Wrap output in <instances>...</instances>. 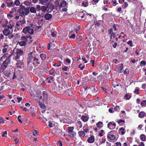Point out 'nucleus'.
<instances>
[{
  "label": "nucleus",
  "instance_id": "1",
  "mask_svg": "<svg viewBox=\"0 0 146 146\" xmlns=\"http://www.w3.org/2000/svg\"><path fill=\"white\" fill-rule=\"evenodd\" d=\"M33 53L34 52H32L28 54V57L27 59V61L29 62H32L34 64H40L41 61L40 59L38 58V56L35 55V56H33Z\"/></svg>",
  "mask_w": 146,
  "mask_h": 146
},
{
  "label": "nucleus",
  "instance_id": "2",
  "mask_svg": "<svg viewBox=\"0 0 146 146\" xmlns=\"http://www.w3.org/2000/svg\"><path fill=\"white\" fill-rule=\"evenodd\" d=\"M35 25L31 23L28 26L23 28L22 32L27 34L33 35L34 33L33 29Z\"/></svg>",
  "mask_w": 146,
  "mask_h": 146
},
{
  "label": "nucleus",
  "instance_id": "3",
  "mask_svg": "<svg viewBox=\"0 0 146 146\" xmlns=\"http://www.w3.org/2000/svg\"><path fill=\"white\" fill-rule=\"evenodd\" d=\"M20 8L18 10V12L21 14V16L27 15L29 13V10L28 8H25L22 5L20 6Z\"/></svg>",
  "mask_w": 146,
  "mask_h": 146
},
{
  "label": "nucleus",
  "instance_id": "4",
  "mask_svg": "<svg viewBox=\"0 0 146 146\" xmlns=\"http://www.w3.org/2000/svg\"><path fill=\"white\" fill-rule=\"evenodd\" d=\"M26 21L25 18H23L18 21L16 23V27L18 30H21L23 27L25 25Z\"/></svg>",
  "mask_w": 146,
  "mask_h": 146
},
{
  "label": "nucleus",
  "instance_id": "5",
  "mask_svg": "<svg viewBox=\"0 0 146 146\" xmlns=\"http://www.w3.org/2000/svg\"><path fill=\"white\" fill-rule=\"evenodd\" d=\"M10 56H10L7 57L2 64L1 67L3 69H5L7 67L8 64L10 63Z\"/></svg>",
  "mask_w": 146,
  "mask_h": 146
},
{
  "label": "nucleus",
  "instance_id": "6",
  "mask_svg": "<svg viewBox=\"0 0 146 146\" xmlns=\"http://www.w3.org/2000/svg\"><path fill=\"white\" fill-rule=\"evenodd\" d=\"M23 51L19 49H18L16 50V55L15 57V59L16 60L20 58V56H21V59L23 58V56L22 55L23 53Z\"/></svg>",
  "mask_w": 146,
  "mask_h": 146
},
{
  "label": "nucleus",
  "instance_id": "7",
  "mask_svg": "<svg viewBox=\"0 0 146 146\" xmlns=\"http://www.w3.org/2000/svg\"><path fill=\"white\" fill-rule=\"evenodd\" d=\"M59 7L60 8L61 7H63L62 10L64 11H66L67 10V6L66 4V2L64 1H62L60 3Z\"/></svg>",
  "mask_w": 146,
  "mask_h": 146
},
{
  "label": "nucleus",
  "instance_id": "8",
  "mask_svg": "<svg viewBox=\"0 0 146 146\" xmlns=\"http://www.w3.org/2000/svg\"><path fill=\"white\" fill-rule=\"evenodd\" d=\"M17 61L16 66L18 69H20L23 67V63L22 60H17Z\"/></svg>",
  "mask_w": 146,
  "mask_h": 146
},
{
  "label": "nucleus",
  "instance_id": "9",
  "mask_svg": "<svg viewBox=\"0 0 146 146\" xmlns=\"http://www.w3.org/2000/svg\"><path fill=\"white\" fill-rule=\"evenodd\" d=\"M115 131H111L110 132H109L108 135V137L111 140H113L115 139V137L112 133Z\"/></svg>",
  "mask_w": 146,
  "mask_h": 146
},
{
  "label": "nucleus",
  "instance_id": "10",
  "mask_svg": "<svg viewBox=\"0 0 146 146\" xmlns=\"http://www.w3.org/2000/svg\"><path fill=\"white\" fill-rule=\"evenodd\" d=\"M5 24L7 27L9 29H11L14 26L13 22V21H10L9 23H8V21H6L5 22Z\"/></svg>",
  "mask_w": 146,
  "mask_h": 146
},
{
  "label": "nucleus",
  "instance_id": "11",
  "mask_svg": "<svg viewBox=\"0 0 146 146\" xmlns=\"http://www.w3.org/2000/svg\"><path fill=\"white\" fill-rule=\"evenodd\" d=\"M116 124L115 123H112L111 122H110L108 124V126L110 129H112L115 128Z\"/></svg>",
  "mask_w": 146,
  "mask_h": 146
},
{
  "label": "nucleus",
  "instance_id": "12",
  "mask_svg": "<svg viewBox=\"0 0 146 146\" xmlns=\"http://www.w3.org/2000/svg\"><path fill=\"white\" fill-rule=\"evenodd\" d=\"M94 140L95 138L94 137L92 136L88 138V141L89 143H92L94 142Z\"/></svg>",
  "mask_w": 146,
  "mask_h": 146
},
{
  "label": "nucleus",
  "instance_id": "13",
  "mask_svg": "<svg viewBox=\"0 0 146 146\" xmlns=\"http://www.w3.org/2000/svg\"><path fill=\"white\" fill-rule=\"evenodd\" d=\"M3 34L5 36H7L9 35L10 33V30L8 29H5L3 31Z\"/></svg>",
  "mask_w": 146,
  "mask_h": 146
},
{
  "label": "nucleus",
  "instance_id": "14",
  "mask_svg": "<svg viewBox=\"0 0 146 146\" xmlns=\"http://www.w3.org/2000/svg\"><path fill=\"white\" fill-rule=\"evenodd\" d=\"M52 17V15L49 13H47L46 14L45 16L44 17L46 20H49Z\"/></svg>",
  "mask_w": 146,
  "mask_h": 146
},
{
  "label": "nucleus",
  "instance_id": "15",
  "mask_svg": "<svg viewBox=\"0 0 146 146\" xmlns=\"http://www.w3.org/2000/svg\"><path fill=\"white\" fill-rule=\"evenodd\" d=\"M48 7L47 6H41V10L43 13H45L48 9Z\"/></svg>",
  "mask_w": 146,
  "mask_h": 146
},
{
  "label": "nucleus",
  "instance_id": "16",
  "mask_svg": "<svg viewBox=\"0 0 146 146\" xmlns=\"http://www.w3.org/2000/svg\"><path fill=\"white\" fill-rule=\"evenodd\" d=\"M140 139L142 141H145L146 140V136L144 134H141L140 136Z\"/></svg>",
  "mask_w": 146,
  "mask_h": 146
},
{
  "label": "nucleus",
  "instance_id": "17",
  "mask_svg": "<svg viewBox=\"0 0 146 146\" xmlns=\"http://www.w3.org/2000/svg\"><path fill=\"white\" fill-rule=\"evenodd\" d=\"M82 119L84 122H86L88 121V118L86 116H82L81 117Z\"/></svg>",
  "mask_w": 146,
  "mask_h": 146
},
{
  "label": "nucleus",
  "instance_id": "18",
  "mask_svg": "<svg viewBox=\"0 0 146 146\" xmlns=\"http://www.w3.org/2000/svg\"><path fill=\"white\" fill-rule=\"evenodd\" d=\"M30 11L31 13H36V8L33 7H32L30 9Z\"/></svg>",
  "mask_w": 146,
  "mask_h": 146
},
{
  "label": "nucleus",
  "instance_id": "19",
  "mask_svg": "<svg viewBox=\"0 0 146 146\" xmlns=\"http://www.w3.org/2000/svg\"><path fill=\"white\" fill-rule=\"evenodd\" d=\"M42 60H44L46 57V55L44 54H41L40 56Z\"/></svg>",
  "mask_w": 146,
  "mask_h": 146
},
{
  "label": "nucleus",
  "instance_id": "20",
  "mask_svg": "<svg viewBox=\"0 0 146 146\" xmlns=\"http://www.w3.org/2000/svg\"><path fill=\"white\" fill-rule=\"evenodd\" d=\"M119 70L120 72L121 73L122 72V70L123 68V64H120L119 65Z\"/></svg>",
  "mask_w": 146,
  "mask_h": 146
},
{
  "label": "nucleus",
  "instance_id": "21",
  "mask_svg": "<svg viewBox=\"0 0 146 146\" xmlns=\"http://www.w3.org/2000/svg\"><path fill=\"white\" fill-rule=\"evenodd\" d=\"M78 134L80 137H83L85 135V134L83 131H79Z\"/></svg>",
  "mask_w": 146,
  "mask_h": 146
},
{
  "label": "nucleus",
  "instance_id": "22",
  "mask_svg": "<svg viewBox=\"0 0 146 146\" xmlns=\"http://www.w3.org/2000/svg\"><path fill=\"white\" fill-rule=\"evenodd\" d=\"M8 47V45H5L3 47V48L2 50V52L3 53H5L7 52V50Z\"/></svg>",
  "mask_w": 146,
  "mask_h": 146
},
{
  "label": "nucleus",
  "instance_id": "23",
  "mask_svg": "<svg viewBox=\"0 0 146 146\" xmlns=\"http://www.w3.org/2000/svg\"><path fill=\"white\" fill-rule=\"evenodd\" d=\"M18 44L21 46H25L26 44V42L25 41L19 42Z\"/></svg>",
  "mask_w": 146,
  "mask_h": 146
},
{
  "label": "nucleus",
  "instance_id": "24",
  "mask_svg": "<svg viewBox=\"0 0 146 146\" xmlns=\"http://www.w3.org/2000/svg\"><path fill=\"white\" fill-rule=\"evenodd\" d=\"M145 113L144 112L141 111L139 114V117L140 118L143 117L145 115Z\"/></svg>",
  "mask_w": 146,
  "mask_h": 146
},
{
  "label": "nucleus",
  "instance_id": "25",
  "mask_svg": "<svg viewBox=\"0 0 146 146\" xmlns=\"http://www.w3.org/2000/svg\"><path fill=\"white\" fill-rule=\"evenodd\" d=\"M48 0H39V3L42 5H44Z\"/></svg>",
  "mask_w": 146,
  "mask_h": 146
},
{
  "label": "nucleus",
  "instance_id": "26",
  "mask_svg": "<svg viewBox=\"0 0 146 146\" xmlns=\"http://www.w3.org/2000/svg\"><path fill=\"white\" fill-rule=\"evenodd\" d=\"M39 105L40 108L44 110L45 109V107L44 104H43L39 102Z\"/></svg>",
  "mask_w": 146,
  "mask_h": 146
},
{
  "label": "nucleus",
  "instance_id": "27",
  "mask_svg": "<svg viewBox=\"0 0 146 146\" xmlns=\"http://www.w3.org/2000/svg\"><path fill=\"white\" fill-rule=\"evenodd\" d=\"M119 130L121 131V133L122 135H124L125 134V131L123 128L121 127L119 129Z\"/></svg>",
  "mask_w": 146,
  "mask_h": 146
},
{
  "label": "nucleus",
  "instance_id": "28",
  "mask_svg": "<svg viewBox=\"0 0 146 146\" xmlns=\"http://www.w3.org/2000/svg\"><path fill=\"white\" fill-rule=\"evenodd\" d=\"M31 2L29 1H26L24 2V4L26 6H29L31 4Z\"/></svg>",
  "mask_w": 146,
  "mask_h": 146
},
{
  "label": "nucleus",
  "instance_id": "29",
  "mask_svg": "<svg viewBox=\"0 0 146 146\" xmlns=\"http://www.w3.org/2000/svg\"><path fill=\"white\" fill-rule=\"evenodd\" d=\"M146 64V62L145 61H142L140 62V65L141 66H145Z\"/></svg>",
  "mask_w": 146,
  "mask_h": 146
},
{
  "label": "nucleus",
  "instance_id": "30",
  "mask_svg": "<svg viewBox=\"0 0 146 146\" xmlns=\"http://www.w3.org/2000/svg\"><path fill=\"white\" fill-rule=\"evenodd\" d=\"M37 133L38 132L36 130H35L33 131L32 134L35 137H36L37 136Z\"/></svg>",
  "mask_w": 146,
  "mask_h": 146
},
{
  "label": "nucleus",
  "instance_id": "31",
  "mask_svg": "<svg viewBox=\"0 0 146 146\" xmlns=\"http://www.w3.org/2000/svg\"><path fill=\"white\" fill-rule=\"evenodd\" d=\"M74 129V127H69L68 128V131L69 133H71L73 132Z\"/></svg>",
  "mask_w": 146,
  "mask_h": 146
},
{
  "label": "nucleus",
  "instance_id": "32",
  "mask_svg": "<svg viewBox=\"0 0 146 146\" xmlns=\"http://www.w3.org/2000/svg\"><path fill=\"white\" fill-rule=\"evenodd\" d=\"M98 127L99 128L101 127L102 125V123L101 121L98 122L96 124Z\"/></svg>",
  "mask_w": 146,
  "mask_h": 146
},
{
  "label": "nucleus",
  "instance_id": "33",
  "mask_svg": "<svg viewBox=\"0 0 146 146\" xmlns=\"http://www.w3.org/2000/svg\"><path fill=\"white\" fill-rule=\"evenodd\" d=\"M5 123L4 119L2 117H0V124H2Z\"/></svg>",
  "mask_w": 146,
  "mask_h": 146
},
{
  "label": "nucleus",
  "instance_id": "34",
  "mask_svg": "<svg viewBox=\"0 0 146 146\" xmlns=\"http://www.w3.org/2000/svg\"><path fill=\"white\" fill-rule=\"evenodd\" d=\"M82 5L84 7H86L88 5V3L87 1H83L82 3Z\"/></svg>",
  "mask_w": 146,
  "mask_h": 146
},
{
  "label": "nucleus",
  "instance_id": "35",
  "mask_svg": "<svg viewBox=\"0 0 146 146\" xmlns=\"http://www.w3.org/2000/svg\"><path fill=\"white\" fill-rule=\"evenodd\" d=\"M114 110L115 111H119L120 110L119 107L118 106H116L114 108Z\"/></svg>",
  "mask_w": 146,
  "mask_h": 146
},
{
  "label": "nucleus",
  "instance_id": "36",
  "mask_svg": "<svg viewBox=\"0 0 146 146\" xmlns=\"http://www.w3.org/2000/svg\"><path fill=\"white\" fill-rule=\"evenodd\" d=\"M56 134L59 135V133H62V131L60 129H57L56 130Z\"/></svg>",
  "mask_w": 146,
  "mask_h": 146
},
{
  "label": "nucleus",
  "instance_id": "37",
  "mask_svg": "<svg viewBox=\"0 0 146 146\" xmlns=\"http://www.w3.org/2000/svg\"><path fill=\"white\" fill-rule=\"evenodd\" d=\"M111 4H112L114 6H115L117 4L116 1L115 0H113L111 1Z\"/></svg>",
  "mask_w": 146,
  "mask_h": 146
},
{
  "label": "nucleus",
  "instance_id": "38",
  "mask_svg": "<svg viewBox=\"0 0 146 146\" xmlns=\"http://www.w3.org/2000/svg\"><path fill=\"white\" fill-rule=\"evenodd\" d=\"M20 3L19 0H16L15 2V4L17 6H18L20 4Z\"/></svg>",
  "mask_w": 146,
  "mask_h": 146
},
{
  "label": "nucleus",
  "instance_id": "39",
  "mask_svg": "<svg viewBox=\"0 0 146 146\" xmlns=\"http://www.w3.org/2000/svg\"><path fill=\"white\" fill-rule=\"evenodd\" d=\"M62 63V62L60 61L58 63V64H56V63H55L54 64V66H56L58 67H59L61 65V64Z\"/></svg>",
  "mask_w": 146,
  "mask_h": 146
},
{
  "label": "nucleus",
  "instance_id": "40",
  "mask_svg": "<svg viewBox=\"0 0 146 146\" xmlns=\"http://www.w3.org/2000/svg\"><path fill=\"white\" fill-rule=\"evenodd\" d=\"M125 97L127 100H129L131 97L130 95H129L127 94H125Z\"/></svg>",
  "mask_w": 146,
  "mask_h": 146
},
{
  "label": "nucleus",
  "instance_id": "41",
  "mask_svg": "<svg viewBox=\"0 0 146 146\" xmlns=\"http://www.w3.org/2000/svg\"><path fill=\"white\" fill-rule=\"evenodd\" d=\"M7 131H5L2 135V137H7Z\"/></svg>",
  "mask_w": 146,
  "mask_h": 146
},
{
  "label": "nucleus",
  "instance_id": "42",
  "mask_svg": "<svg viewBox=\"0 0 146 146\" xmlns=\"http://www.w3.org/2000/svg\"><path fill=\"white\" fill-rule=\"evenodd\" d=\"M8 38L10 39L12 38L14 36L11 34V33H10L9 35H8Z\"/></svg>",
  "mask_w": 146,
  "mask_h": 146
},
{
  "label": "nucleus",
  "instance_id": "43",
  "mask_svg": "<svg viewBox=\"0 0 146 146\" xmlns=\"http://www.w3.org/2000/svg\"><path fill=\"white\" fill-rule=\"evenodd\" d=\"M132 43V42L131 40H129L127 42V44L129 45V46L131 47H132L133 46Z\"/></svg>",
  "mask_w": 146,
  "mask_h": 146
},
{
  "label": "nucleus",
  "instance_id": "44",
  "mask_svg": "<svg viewBox=\"0 0 146 146\" xmlns=\"http://www.w3.org/2000/svg\"><path fill=\"white\" fill-rule=\"evenodd\" d=\"M146 104V101L145 100H144L143 101V102H142L141 103V106H144L145 105V104Z\"/></svg>",
  "mask_w": 146,
  "mask_h": 146
},
{
  "label": "nucleus",
  "instance_id": "45",
  "mask_svg": "<svg viewBox=\"0 0 146 146\" xmlns=\"http://www.w3.org/2000/svg\"><path fill=\"white\" fill-rule=\"evenodd\" d=\"M7 6L9 7H10L12 6L13 4V3L11 1L9 3H7Z\"/></svg>",
  "mask_w": 146,
  "mask_h": 146
},
{
  "label": "nucleus",
  "instance_id": "46",
  "mask_svg": "<svg viewBox=\"0 0 146 146\" xmlns=\"http://www.w3.org/2000/svg\"><path fill=\"white\" fill-rule=\"evenodd\" d=\"M62 70L65 71H67L68 70V68L66 66H64L62 68Z\"/></svg>",
  "mask_w": 146,
  "mask_h": 146
},
{
  "label": "nucleus",
  "instance_id": "47",
  "mask_svg": "<svg viewBox=\"0 0 146 146\" xmlns=\"http://www.w3.org/2000/svg\"><path fill=\"white\" fill-rule=\"evenodd\" d=\"M21 117V115H19L18 117V121L20 123H22V121H21V120L20 119V118Z\"/></svg>",
  "mask_w": 146,
  "mask_h": 146
},
{
  "label": "nucleus",
  "instance_id": "48",
  "mask_svg": "<svg viewBox=\"0 0 146 146\" xmlns=\"http://www.w3.org/2000/svg\"><path fill=\"white\" fill-rule=\"evenodd\" d=\"M69 37L70 38H72L73 39H74L75 37V35L74 34H72L70 37Z\"/></svg>",
  "mask_w": 146,
  "mask_h": 146
},
{
  "label": "nucleus",
  "instance_id": "49",
  "mask_svg": "<svg viewBox=\"0 0 146 146\" xmlns=\"http://www.w3.org/2000/svg\"><path fill=\"white\" fill-rule=\"evenodd\" d=\"M80 27L79 25H78L76 28V30L75 31L76 32V33H77V31L80 29Z\"/></svg>",
  "mask_w": 146,
  "mask_h": 146
},
{
  "label": "nucleus",
  "instance_id": "50",
  "mask_svg": "<svg viewBox=\"0 0 146 146\" xmlns=\"http://www.w3.org/2000/svg\"><path fill=\"white\" fill-rule=\"evenodd\" d=\"M117 122H118V123L119 124L123 122L124 123L125 122L124 120H122V119H119L118 120Z\"/></svg>",
  "mask_w": 146,
  "mask_h": 146
},
{
  "label": "nucleus",
  "instance_id": "51",
  "mask_svg": "<svg viewBox=\"0 0 146 146\" xmlns=\"http://www.w3.org/2000/svg\"><path fill=\"white\" fill-rule=\"evenodd\" d=\"M76 38L78 40L80 41L82 39V37L81 36H78L76 37Z\"/></svg>",
  "mask_w": 146,
  "mask_h": 146
},
{
  "label": "nucleus",
  "instance_id": "52",
  "mask_svg": "<svg viewBox=\"0 0 146 146\" xmlns=\"http://www.w3.org/2000/svg\"><path fill=\"white\" fill-rule=\"evenodd\" d=\"M101 132L99 133V135L100 137H102L103 135L102 133L104 132V131L103 130H101Z\"/></svg>",
  "mask_w": 146,
  "mask_h": 146
},
{
  "label": "nucleus",
  "instance_id": "53",
  "mask_svg": "<svg viewBox=\"0 0 146 146\" xmlns=\"http://www.w3.org/2000/svg\"><path fill=\"white\" fill-rule=\"evenodd\" d=\"M48 125L50 127H52L53 126L52 124V123L50 121H49L48 122Z\"/></svg>",
  "mask_w": 146,
  "mask_h": 146
},
{
  "label": "nucleus",
  "instance_id": "54",
  "mask_svg": "<svg viewBox=\"0 0 146 146\" xmlns=\"http://www.w3.org/2000/svg\"><path fill=\"white\" fill-rule=\"evenodd\" d=\"M129 73V71L127 69H126L123 72V73L124 74H126Z\"/></svg>",
  "mask_w": 146,
  "mask_h": 146
},
{
  "label": "nucleus",
  "instance_id": "55",
  "mask_svg": "<svg viewBox=\"0 0 146 146\" xmlns=\"http://www.w3.org/2000/svg\"><path fill=\"white\" fill-rule=\"evenodd\" d=\"M116 146H121V144L120 142L116 143Z\"/></svg>",
  "mask_w": 146,
  "mask_h": 146
},
{
  "label": "nucleus",
  "instance_id": "56",
  "mask_svg": "<svg viewBox=\"0 0 146 146\" xmlns=\"http://www.w3.org/2000/svg\"><path fill=\"white\" fill-rule=\"evenodd\" d=\"M75 133H70V136L71 137H74V136L75 135Z\"/></svg>",
  "mask_w": 146,
  "mask_h": 146
},
{
  "label": "nucleus",
  "instance_id": "57",
  "mask_svg": "<svg viewBox=\"0 0 146 146\" xmlns=\"http://www.w3.org/2000/svg\"><path fill=\"white\" fill-rule=\"evenodd\" d=\"M31 2H32L34 3H36L38 1V0H30Z\"/></svg>",
  "mask_w": 146,
  "mask_h": 146
},
{
  "label": "nucleus",
  "instance_id": "58",
  "mask_svg": "<svg viewBox=\"0 0 146 146\" xmlns=\"http://www.w3.org/2000/svg\"><path fill=\"white\" fill-rule=\"evenodd\" d=\"M4 38V36L2 34H1L0 36V41H1Z\"/></svg>",
  "mask_w": 146,
  "mask_h": 146
},
{
  "label": "nucleus",
  "instance_id": "59",
  "mask_svg": "<svg viewBox=\"0 0 146 146\" xmlns=\"http://www.w3.org/2000/svg\"><path fill=\"white\" fill-rule=\"evenodd\" d=\"M110 34L111 35V38L112 36H113V38H114L115 35V33L112 32V33Z\"/></svg>",
  "mask_w": 146,
  "mask_h": 146
},
{
  "label": "nucleus",
  "instance_id": "60",
  "mask_svg": "<svg viewBox=\"0 0 146 146\" xmlns=\"http://www.w3.org/2000/svg\"><path fill=\"white\" fill-rule=\"evenodd\" d=\"M17 99L18 100V102L19 103L20 102V101L22 100V98H17Z\"/></svg>",
  "mask_w": 146,
  "mask_h": 146
},
{
  "label": "nucleus",
  "instance_id": "61",
  "mask_svg": "<svg viewBox=\"0 0 146 146\" xmlns=\"http://www.w3.org/2000/svg\"><path fill=\"white\" fill-rule=\"evenodd\" d=\"M58 143L59 144V146H62L63 144L61 141H59L58 142Z\"/></svg>",
  "mask_w": 146,
  "mask_h": 146
},
{
  "label": "nucleus",
  "instance_id": "62",
  "mask_svg": "<svg viewBox=\"0 0 146 146\" xmlns=\"http://www.w3.org/2000/svg\"><path fill=\"white\" fill-rule=\"evenodd\" d=\"M100 25V23H99L97 22H96V23L95 24V26L96 27H98Z\"/></svg>",
  "mask_w": 146,
  "mask_h": 146
},
{
  "label": "nucleus",
  "instance_id": "63",
  "mask_svg": "<svg viewBox=\"0 0 146 146\" xmlns=\"http://www.w3.org/2000/svg\"><path fill=\"white\" fill-rule=\"evenodd\" d=\"M96 80V78L94 77H92L90 80L92 81H95Z\"/></svg>",
  "mask_w": 146,
  "mask_h": 146
},
{
  "label": "nucleus",
  "instance_id": "64",
  "mask_svg": "<svg viewBox=\"0 0 146 146\" xmlns=\"http://www.w3.org/2000/svg\"><path fill=\"white\" fill-rule=\"evenodd\" d=\"M51 35L53 37H55L56 36V34L52 32L51 33Z\"/></svg>",
  "mask_w": 146,
  "mask_h": 146
}]
</instances>
